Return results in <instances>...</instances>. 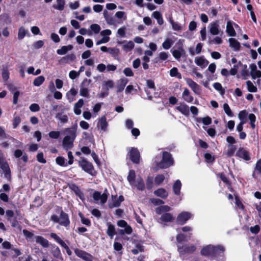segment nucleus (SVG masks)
<instances>
[{"label": "nucleus", "instance_id": "nucleus-44", "mask_svg": "<svg viewBox=\"0 0 261 261\" xmlns=\"http://www.w3.org/2000/svg\"><path fill=\"white\" fill-rule=\"evenodd\" d=\"M173 44V41L169 38H167L164 42L162 44V46L165 49H169L172 44Z\"/></svg>", "mask_w": 261, "mask_h": 261}, {"label": "nucleus", "instance_id": "nucleus-8", "mask_svg": "<svg viewBox=\"0 0 261 261\" xmlns=\"http://www.w3.org/2000/svg\"><path fill=\"white\" fill-rule=\"evenodd\" d=\"M79 164L80 166L85 172L91 175H93L94 168L91 163L83 160L80 161Z\"/></svg>", "mask_w": 261, "mask_h": 261}, {"label": "nucleus", "instance_id": "nucleus-56", "mask_svg": "<svg viewBox=\"0 0 261 261\" xmlns=\"http://www.w3.org/2000/svg\"><path fill=\"white\" fill-rule=\"evenodd\" d=\"M222 43V39L220 37L216 36L209 41L210 44H220Z\"/></svg>", "mask_w": 261, "mask_h": 261}, {"label": "nucleus", "instance_id": "nucleus-48", "mask_svg": "<svg viewBox=\"0 0 261 261\" xmlns=\"http://www.w3.org/2000/svg\"><path fill=\"white\" fill-rule=\"evenodd\" d=\"M197 121L198 122H202L204 125H209L212 123V119L210 117L206 116L202 118H198Z\"/></svg>", "mask_w": 261, "mask_h": 261}, {"label": "nucleus", "instance_id": "nucleus-54", "mask_svg": "<svg viewBox=\"0 0 261 261\" xmlns=\"http://www.w3.org/2000/svg\"><path fill=\"white\" fill-rule=\"evenodd\" d=\"M248 118L250 121V124L251 127L254 129L255 127V122L256 121V117L253 114H250L248 115Z\"/></svg>", "mask_w": 261, "mask_h": 261}, {"label": "nucleus", "instance_id": "nucleus-4", "mask_svg": "<svg viewBox=\"0 0 261 261\" xmlns=\"http://www.w3.org/2000/svg\"><path fill=\"white\" fill-rule=\"evenodd\" d=\"M0 168L3 171L4 177L7 180L11 179V171L8 163L6 161L4 155L0 151Z\"/></svg>", "mask_w": 261, "mask_h": 261}, {"label": "nucleus", "instance_id": "nucleus-5", "mask_svg": "<svg viewBox=\"0 0 261 261\" xmlns=\"http://www.w3.org/2000/svg\"><path fill=\"white\" fill-rule=\"evenodd\" d=\"M207 28L212 35L217 36L223 34V31L221 30L218 20L211 22L208 25Z\"/></svg>", "mask_w": 261, "mask_h": 261}, {"label": "nucleus", "instance_id": "nucleus-59", "mask_svg": "<svg viewBox=\"0 0 261 261\" xmlns=\"http://www.w3.org/2000/svg\"><path fill=\"white\" fill-rule=\"evenodd\" d=\"M164 179H165V177L163 175H162V174L158 175L155 177V180H154L155 182L157 185H160L164 181Z\"/></svg>", "mask_w": 261, "mask_h": 261}, {"label": "nucleus", "instance_id": "nucleus-16", "mask_svg": "<svg viewBox=\"0 0 261 261\" xmlns=\"http://www.w3.org/2000/svg\"><path fill=\"white\" fill-rule=\"evenodd\" d=\"M195 64L202 69L205 68L208 64V61L203 56L197 57L194 59Z\"/></svg>", "mask_w": 261, "mask_h": 261}, {"label": "nucleus", "instance_id": "nucleus-38", "mask_svg": "<svg viewBox=\"0 0 261 261\" xmlns=\"http://www.w3.org/2000/svg\"><path fill=\"white\" fill-rule=\"evenodd\" d=\"M181 187V184L179 180H177L173 186V189L174 192L176 195H179L180 193V190Z\"/></svg>", "mask_w": 261, "mask_h": 261}, {"label": "nucleus", "instance_id": "nucleus-21", "mask_svg": "<svg viewBox=\"0 0 261 261\" xmlns=\"http://www.w3.org/2000/svg\"><path fill=\"white\" fill-rule=\"evenodd\" d=\"M176 109L185 116H188L190 114L189 108L185 103L180 104Z\"/></svg>", "mask_w": 261, "mask_h": 261}, {"label": "nucleus", "instance_id": "nucleus-41", "mask_svg": "<svg viewBox=\"0 0 261 261\" xmlns=\"http://www.w3.org/2000/svg\"><path fill=\"white\" fill-rule=\"evenodd\" d=\"M170 75L172 77H177L179 79H181V74L178 71L176 67L172 68L169 71Z\"/></svg>", "mask_w": 261, "mask_h": 261}, {"label": "nucleus", "instance_id": "nucleus-3", "mask_svg": "<svg viewBox=\"0 0 261 261\" xmlns=\"http://www.w3.org/2000/svg\"><path fill=\"white\" fill-rule=\"evenodd\" d=\"M173 164V159L171 154L168 152L165 151L163 153L162 161L156 164L158 169L167 168Z\"/></svg>", "mask_w": 261, "mask_h": 261}, {"label": "nucleus", "instance_id": "nucleus-22", "mask_svg": "<svg viewBox=\"0 0 261 261\" xmlns=\"http://www.w3.org/2000/svg\"><path fill=\"white\" fill-rule=\"evenodd\" d=\"M84 103V100L83 99H80L78 101L74 104V113L77 115H79L81 114V108L83 106Z\"/></svg>", "mask_w": 261, "mask_h": 261}, {"label": "nucleus", "instance_id": "nucleus-45", "mask_svg": "<svg viewBox=\"0 0 261 261\" xmlns=\"http://www.w3.org/2000/svg\"><path fill=\"white\" fill-rule=\"evenodd\" d=\"M45 80L43 76L40 75L36 77L33 81V85L35 86H40Z\"/></svg>", "mask_w": 261, "mask_h": 261}, {"label": "nucleus", "instance_id": "nucleus-35", "mask_svg": "<svg viewBox=\"0 0 261 261\" xmlns=\"http://www.w3.org/2000/svg\"><path fill=\"white\" fill-rule=\"evenodd\" d=\"M248 113L245 110L240 112L238 114V118L240 120V123L245 124L247 122V117Z\"/></svg>", "mask_w": 261, "mask_h": 261}, {"label": "nucleus", "instance_id": "nucleus-20", "mask_svg": "<svg viewBox=\"0 0 261 261\" xmlns=\"http://www.w3.org/2000/svg\"><path fill=\"white\" fill-rule=\"evenodd\" d=\"M132 187L136 188L138 190L143 191L145 189V185L143 179L139 176L135 181V184L131 185Z\"/></svg>", "mask_w": 261, "mask_h": 261}, {"label": "nucleus", "instance_id": "nucleus-57", "mask_svg": "<svg viewBox=\"0 0 261 261\" xmlns=\"http://www.w3.org/2000/svg\"><path fill=\"white\" fill-rule=\"evenodd\" d=\"M90 28L95 34L99 33L101 30L100 27L97 24H92Z\"/></svg>", "mask_w": 261, "mask_h": 261}, {"label": "nucleus", "instance_id": "nucleus-49", "mask_svg": "<svg viewBox=\"0 0 261 261\" xmlns=\"http://www.w3.org/2000/svg\"><path fill=\"white\" fill-rule=\"evenodd\" d=\"M114 86V83L112 80L104 81L102 83V86L105 87L107 90L108 91L109 90V89L113 88Z\"/></svg>", "mask_w": 261, "mask_h": 261}, {"label": "nucleus", "instance_id": "nucleus-24", "mask_svg": "<svg viewBox=\"0 0 261 261\" xmlns=\"http://www.w3.org/2000/svg\"><path fill=\"white\" fill-rule=\"evenodd\" d=\"M182 97L187 102H192L194 99L193 97L190 94V91L187 89L185 88L182 94Z\"/></svg>", "mask_w": 261, "mask_h": 261}, {"label": "nucleus", "instance_id": "nucleus-30", "mask_svg": "<svg viewBox=\"0 0 261 261\" xmlns=\"http://www.w3.org/2000/svg\"><path fill=\"white\" fill-rule=\"evenodd\" d=\"M154 194L159 197L162 198H166L168 195V193L167 191L163 188H160L154 192Z\"/></svg>", "mask_w": 261, "mask_h": 261}, {"label": "nucleus", "instance_id": "nucleus-53", "mask_svg": "<svg viewBox=\"0 0 261 261\" xmlns=\"http://www.w3.org/2000/svg\"><path fill=\"white\" fill-rule=\"evenodd\" d=\"M223 107V109L225 111V113H226V114L227 116H228L229 117L233 116L232 112L229 106H228V105L227 103H224Z\"/></svg>", "mask_w": 261, "mask_h": 261}, {"label": "nucleus", "instance_id": "nucleus-11", "mask_svg": "<svg viewBox=\"0 0 261 261\" xmlns=\"http://www.w3.org/2000/svg\"><path fill=\"white\" fill-rule=\"evenodd\" d=\"M186 83L196 94H199L201 92V88L197 83L190 78L186 79Z\"/></svg>", "mask_w": 261, "mask_h": 261}, {"label": "nucleus", "instance_id": "nucleus-34", "mask_svg": "<svg viewBox=\"0 0 261 261\" xmlns=\"http://www.w3.org/2000/svg\"><path fill=\"white\" fill-rule=\"evenodd\" d=\"M135 179H136L135 171L133 170H130L129 171L128 175L127 177V179L130 186L135 184V181L136 180Z\"/></svg>", "mask_w": 261, "mask_h": 261}, {"label": "nucleus", "instance_id": "nucleus-52", "mask_svg": "<svg viewBox=\"0 0 261 261\" xmlns=\"http://www.w3.org/2000/svg\"><path fill=\"white\" fill-rule=\"evenodd\" d=\"M191 233H189L188 235H185L182 233H178L176 237V240L178 242H181L183 241H187V237L190 238Z\"/></svg>", "mask_w": 261, "mask_h": 261}, {"label": "nucleus", "instance_id": "nucleus-17", "mask_svg": "<svg viewBox=\"0 0 261 261\" xmlns=\"http://www.w3.org/2000/svg\"><path fill=\"white\" fill-rule=\"evenodd\" d=\"M128 82V80L124 77H121L118 80L117 82V92L119 93L122 91Z\"/></svg>", "mask_w": 261, "mask_h": 261}, {"label": "nucleus", "instance_id": "nucleus-46", "mask_svg": "<svg viewBox=\"0 0 261 261\" xmlns=\"http://www.w3.org/2000/svg\"><path fill=\"white\" fill-rule=\"evenodd\" d=\"M246 85L249 92H256L257 91V89L256 87L255 86L251 81H247L246 82Z\"/></svg>", "mask_w": 261, "mask_h": 261}, {"label": "nucleus", "instance_id": "nucleus-61", "mask_svg": "<svg viewBox=\"0 0 261 261\" xmlns=\"http://www.w3.org/2000/svg\"><path fill=\"white\" fill-rule=\"evenodd\" d=\"M115 16L119 19L123 18L124 20L126 19V16L125 15V13L123 11L117 12L115 13Z\"/></svg>", "mask_w": 261, "mask_h": 261}, {"label": "nucleus", "instance_id": "nucleus-23", "mask_svg": "<svg viewBox=\"0 0 261 261\" xmlns=\"http://www.w3.org/2000/svg\"><path fill=\"white\" fill-rule=\"evenodd\" d=\"M228 41L229 42L230 47L232 48L234 51H238L240 49L241 44L236 39L232 38H229Z\"/></svg>", "mask_w": 261, "mask_h": 261}, {"label": "nucleus", "instance_id": "nucleus-12", "mask_svg": "<svg viewBox=\"0 0 261 261\" xmlns=\"http://www.w3.org/2000/svg\"><path fill=\"white\" fill-rule=\"evenodd\" d=\"M77 128V125L75 124L70 127L65 128L64 130V133L66 135V136H68L70 138L75 139L76 137Z\"/></svg>", "mask_w": 261, "mask_h": 261}, {"label": "nucleus", "instance_id": "nucleus-25", "mask_svg": "<svg viewBox=\"0 0 261 261\" xmlns=\"http://www.w3.org/2000/svg\"><path fill=\"white\" fill-rule=\"evenodd\" d=\"M227 33L230 36H236V33L235 30H234L232 25V22L231 21H228L227 22L226 24V30Z\"/></svg>", "mask_w": 261, "mask_h": 261}, {"label": "nucleus", "instance_id": "nucleus-27", "mask_svg": "<svg viewBox=\"0 0 261 261\" xmlns=\"http://www.w3.org/2000/svg\"><path fill=\"white\" fill-rule=\"evenodd\" d=\"M174 219V217L170 213H165L162 215L160 220L164 222H170Z\"/></svg>", "mask_w": 261, "mask_h": 261}, {"label": "nucleus", "instance_id": "nucleus-7", "mask_svg": "<svg viewBox=\"0 0 261 261\" xmlns=\"http://www.w3.org/2000/svg\"><path fill=\"white\" fill-rule=\"evenodd\" d=\"M91 81L90 80H88L85 79L82 82L80 85V94L81 96L86 97H89V86L91 83Z\"/></svg>", "mask_w": 261, "mask_h": 261}, {"label": "nucleus", "instance_id": "nucleus-28", "mask_svg": "<svg viewBox=\"0 0 261 261\" xmlns=\"http://www.w3.org/2000/svg\"><path fill=\"white\" fill-rule=\"evenodd\" d=\"M152 17L156 19L158 23L162 25L164 23V20L161 13L159 11H154L152 13Z\"/></svg>", "mask_w": 261, "mask_h": 261}, {"label": "nucleus", "instance_id": "nucleus-40", "mask_svg": "<svg viewBox=\"0 0 261 261\" xmlns=\"http://www.w3.org/2000/svg\"><path fill=\"white\" fill-rule=\"evenodd\" d=\"M99 124L101 129L106 130L108 126V122L105 116L101 117L99 120Z\"/></svg>", "mask_w": 261, "mask_h": 261}, {"label": "nucleus", "instance_id": "nucleus-60", "mask_svg": "<svg viewBox=\"0 0 261 261\" xmlns=\"http://www.w3.org/2000/svg\"><path fill=\"white\" fill-rule=\"evenodd\" d=\"M108 53H109L111 55H112L113 56H117L119 53V49L113 47V48H109L108 49Z\"/></svg>", "mask_w": 261, "mask_h": 261}, {"label": "nucleus", "instance_id": "nucleus-62", "mask_svg": "<svg viewBox=\"0 0 261 261\" xmlns=\"http://www.w3.org/2000/svg\"><path fill=\"white\" fill-rule=\"evenodd\" d=\"M29 108H30V110L32 112H38L40 110V107H39V105L37 103L31 104Z\"/></svg>", "mask_w": 261, "mask_h": 261}, {"label": "nucleus", "instance_id": "nucleus-42", "mask_svg": "<svg viewBox=\"0 0 261 261\" xmlns=\"http://www.w3.org/2000/svg\"><path fill=\"white\" fill-rule=\"evenodd\" d=\"M122 47L125 51H129L134 47V43L132 41H129L125 42Z\"/></svg>", "mask_w": 261, "mask_h": 261}, {"label": "nucleus", "instance_id": "nucleus-15", "mask_svg": "<svg viewBox=\"0 0 261 261\" xmlns=\"http://www.w3.org/2000/svg\"><path fill=\"white\" fill-rule=\"evenodd\" d=\"M75 139L70 138L68 136H65L63 140V147L67 150L71 149L73 146V142Z\"/></svg>", "mask_w": 261, "mask_h": 261}, {"label": "nucleus", "instance_id": "nucleus-63", "mask_svg": "<svg viewBox=\"0 0 261 261\" xmlns=\"http://www.w3.org/2000/svg\"><path fill=\"white\" fill-rule=\"evenodd\" d=\"M250 74L253 79L255 80L256 78L261 76V72L259 70L250 72Z\"/></svg>", "mask_w": 261, "mask_h": 261}, {"label": "nucleus", "instance_id": "nucleus-26", "mask_svg": "<svg viewBox=\"0 0 261 261\" xmlns=\"http://www.w3.org/2000/svg\"><path fill=\"white\" fill-rule=\"evenodd\" d=\"M65 5V0H56V2L53 5V7L59 11H62L64 9Z\"/></svg>", "mask_w": 261, "mask_h": 261}, {"label": "nucleus", "instance_id": "nucleus-19", "mask_svg": "<svg viewBox=\"0 0 261 261\" xmlns=\"http://www.w3.org/2000/svg\"><path fill=\"white\" fill-rule=\"evenodd\" d=\"M236 155L237 156L241 158L246 161H248L250 159L249 152L242 148L239 149V150L236 152Z\"/></svg>", "mask_w": 261, "mask_h": 261}, {"label": "nucleus", "instance_id": "nucleus-10", "mask_svg": "<svg viewBox=\"0 0 261 261\" xmlns=\"http://www.w3.org/2000/svg\"><path fill=\"white\" fill-rule=\"evenodd\" d=\"M192 215L187 212L180 213L177 217V222L181 225L184 224L191 217Z\"/></svg>", "mask_w": 261, "mask_h": 261}, {"label": "nucleus", "instance_id": "nucleus-47", "mask_svg": "<svg viewBox=\"0 0 261 261\" xmlns=\"http://www.w3.org/2000/svg\"><path fill=\"white\" fill-rule=\"evenodd\" d=\"M227 155L229 156H232L237 149V147L235 145L232 144H229L227 146Z\"/></svg>", "mask_w": 261, "mask_h": 261}, {"label": "nucleus", "instance_id": "nucleus-29", "mask_svg": "<svg viewBox=\"0 0 261 261\" xmlns=\"http://www.w3.org/2000/svg\"><path fill=\"white\" fill-rule=\"evenodd\" d=\"M35 238L36 239L35 241L36 243L40 244L43 247H47L48 246V241L43 237L41 236H35Z\"/></svg>", "mask_w": 261, "mask_h": 261}, {"label": "nucleus", "instance_id": "nucleus-33", "mask_svg": "<svg viewBox=\"0 0 261 261\" xmlns=\"http://www.w3.org/2000/svg\"><path fill=\"white\" fill-rule=\"evenodd\" d=\"M170 56V54L168 53L165 51H162L159 53L158 57L155 59L156 62H161L163 61H165L167 60L169 57Z\"/></svg>", "mask_w": 261, "mask_h": 261}, {"label": "nucleus", "instance_id": "nucleus-58", "mask_svg": "<svg viewBox=\"0 0 261 261\" xmlns=\"http://www.w3.org/2000/svg\"><path fill=\"white\" fill-rule=\"evenodd\" d=\"M60 135V132L59 131H51L49 133L48 136L52 139H58Z\"/></svg>", "mask_w": 261, "mask_h": 261}, {"label": "nucleus", "instance_id": "nucleus-6", "mask_svg": "<svg viewBox=\"0 0 261 261\" xmlns=\"http://www.w3.org/2000/svg\"><path fill=\"white\" fill-rule=\"evenodd\" d=\"M109 193L106 189L103 194L98 191H95L93 194V198L97 203H100L101 204L105 203L108 199Z\"/></svg>", "mask_w": 261, "mask_h": 261}, {"label": "nucleus", "instance_id": "nucleus-2", "mask_svg": "<svg viewBox=\"0 0 261 261\" xmlns=\"http://www.w3.org/2000/svg\"><path fill=\"white\" fill-rule=\"evenodd\" d=\"M57 212L59 216L56 214L53 215L50 217V221L54 223H58L60 225L67 227L70 224V220L68 215L64 213L61 208H58Z\"/></svg>", "mask_w": 261, "mask_h": 261}, {"label": "nucleus", "instance_id": "nucleus-14", "mask_svg": "<svg viewBox=\"0 0 261 261\" xmlns=\"http://www.w3.org/2000/svg\"><path fill=\"white\" fill-rule=\"evenodd\" d=\"M74 250L75 254L79 257L81 258L83 260H89V258H93V256L90 254L86 252L85 251L77 248L74 249Z\"/></svg>", "mask_w": 261, "mask_h": 261}, {"label": "nucleus", "instance_id": "nucleus-32", "mask_svg": "<svg viewBox=\"0 0 261 261\" xmlns=\"http://www.w3.org/2000/svg\"><path fill=\"white\" fill-rule=\"evenodd\" d=\"M73 46L71 45L63 46L60 49H57V53L58 55H65L68 51L71 50Z\"/></svg>", "mask_w": 261, "mask_h": 261}, {"label": "nucleus", "instance_id": "nucleus-31", "mask_svg": "<svg viewBox=\"0 0 261 261\" xmlns=\"http://www.w3.org/2000/svg\"><path fill=\"white\" fill-rule=\"evenodd\" d=\"M52 255L57 259H63L60 249L57 246L53 247L51 252Z\"/></svg>", "mask_w": 261, "mask_h": 261}, {"label": "nucleus", "instance_id": "nucleus-55", "mask_svg": "<svg viewBox=\"0 0 261 261\" xmlns=\"http://www.w3.org/2000/svg\"><path fill=\"white\" fill-rule=\"evenodd\" d=\"M56 163L61 166H66L65 159L62 156H59L56 159Z\"/></svg>", "mask_w": 261, "mask_h": 261}, {"label": "nucleus", "instance_id": "nucleus-18", "mask_svg": "<svg viewBox=\"0 0 261 261\" xmlns=\"http://www.w3.org/2000/svg\"><path fill=\"white\" fill-rule=\"evenodd\" d=\"M123 200L124 198L122 195L120 196L118 198L112 196V201L110 203L109 207L111 208L118 207Z\"/></svg>", "mask_w": 261, "mask_h": 261}, {"label": "nucleus", "instance_id": "nucleus-36", "mask_svg": "<svg viewBox=\"0 0 261 261\" xmlns=\"http://www.w3.org/2000/svg\"><path fill=\"white\" fill-rule=\"evenodd\" d=\"M56 118L59 120L62 123H66L68 121V118L66 115H63L62 113H58L56 115Z\"/></svg>", "mask_w": 261, "mask_h": 261}, {"label": "nucleus", "instance_id": "nucleus-1", "mask_svg": "<svg viewBox=\"0 0 261 261\" xmlns=\"http://www.w3.org/2000/svg\"><path fill=\"white\" fill-rule=\"evenodd\" d=\"M224 248L223 246L218 245L214 246L208 245L204 247L201 250V254L204 256L214 257L218 258L219 256L222 257L224 255Z\"/></svg>", "mask_w": 261, "mask_h": 261}, {"label": "nucleus", "instance_id": "nucleus-51", "mask_svg": "<svg viewBox=\"0 0 261 261\" xmlns=\"http://www.w3.org/2000/svg\"><path fill=\"white\" fill-rule=\"evenodd\" d=\"M26 34L27 31L25 30L24 28H23V27H20L18 30V39L19 40L22 39L26 35Z\"/></svg>", "mask_w": 261, "mask_h": 261}, {"label": "nucleus", "instance_id": "nucleus-37", "mask_svg": "<svg viewBox=\"0 0 261 261\" xmlns=\"http://www.w3.org/2000/svg\"><path fill=\"white\" fill-rule=\"evenodd\" d=\"M77 94V91L73 88H71L67 93L66 97L69 100V102L73 100V97Z\"/></svg>", "mask_w": 261, "mask_h": 261}, {"label": "nucleus", "instance_id": "nucleus-43", "mask_svg": "<svg viewBox=\"0 0 261 261\" xmlns=\"http://www.w3.org/2000/svg\"><path fill=\"white\" fill-rule=\"evenodd\" d=\"M107 234L111 239L113 238L116 234L115 226L113 225L109 224L107 229Z\"/></svg>", "mask_w": 261, "mask_h": 261}, {"label": "nucleus", "instance_id": "nucleus-50", "mask_svg": "<svg viewBox=\"0 0 261 261\" xmlns=\"http://www.w3.org/2000/svg\"><path fill=\"white\" fill-rule=\"evenodd\" d=\"M214 88L219 92L221 95H223L225 93V90L223 89L221 84L219 83H215L213 84Z\"/></svg>", "mask_w": 261, "mask_h": 261}, {"label": "nucleus", "instance_id": "nucleus-64", "mask_svg": "<svg viewBox=\"0 0 261 261\" xmlns=\"http://www.w3.org/2000/svg\"><path fill=\"white\" fill-rule=\"evenodd\" d=\"M124 74L127 76H133L134 73L131 68L127 67L123 70Z\"/></svg>", "mask_w": 261, "mask_h": 261}, {"label": "nucleus", "instance_id": "nucleus-39", "mask_svg": "<svg viewBox=\"0 0 261 261\" xmlns=\"http://www.w3.org/2000/svg\"><path fill=\"white\" fill-rule=\"evenodd\" d=\"M171 210V207L168 205H162L159 207H158L155 212L158 214H161L164 212H167Z\"/></svg>", "mask_w": 261, "mask_h": 261}, {"label": "nucleus", "instance_id": "nucleus-13", "mask_svg": "<svg viewBox=\"0 0 261 261\" xmlns=\"http://www.w3.org/2000/svg\"><path fill=\"white\" fill-rule=\"evenodd\" d=\"M196 250V247L194 245L178 246V250L180 255L185 253H192Z\"/></svg>", "mask_w": 261, "mask_h": 261}, {"label": "nucleus", "instance_id": "nucleus-9", "mask_svg": "<svg viewBox=\"0 0 261 261\" xmlns=\"http://www.w3.org/2000/svg\"><path fill=\"white\" fill-rule=\"evenodd\" d=\"M129 157L130 160L135 163H139L140 159V152L136 148H132L128 149Z\"/></svg>", "mask_w": 261, "mask_h": 261}]
</instances>
